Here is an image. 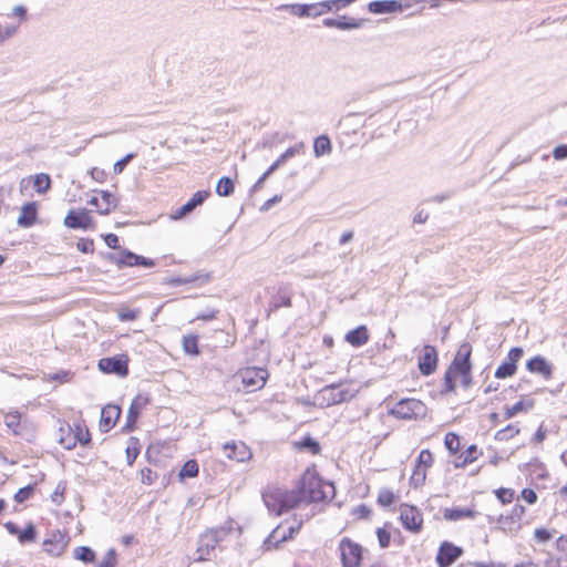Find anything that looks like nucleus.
Listing matches in <instances>:
<instances>
[{
  "label": "nucleus",
  "instance_id": "obj_1",
  "mask_svg": "<svg viewBox=\"0 0 567 567\" xmlns=\"http://www.w3.org/2000/svg\"><path fill=\"white\" fill-rule=\"evenodd\" d=\"M334 495V485L324 482L316 472L307 470L295 488L271 487L262 493V501L269 512L279 516L299 506L302 502L317 503Z\"/></svg>",
  "mask_w": 567,
  "mask_h": 567
},
{
  "label": "nucleus",
  "instance_id": "obj_2",
  "mask_svg": "<svg viewBox=\"0 0 567 567\" xmlns=\"http://www.w3.org/2000/svg\"><path fill=\"white\" fill-rule=\"evenodd\" d=\"M390 414L400 420H416L426 415V405L416 399H402L391 409Z\"/></svg>",
  "mask_w": 567,
  "mask_h": 567
},
{
  "label": "nucleus",
  "instance_id": "obj_3",
  "mask_svg": "<svg viewBox=\"0 0 567 567\" xmlns=\"http://www.w3.org/2000/svg\"><path fill=\"white\" fill-rule=\"evenodd\" d=\"M70 540L68 532L60 529L50 530L42 543L43 550L52 557H60L65 551Z\"/></svg>",
  "mask_w": 567,
  "mask_h": 567
},
{
  "label": "nucleus",
  "instance_id": "obj_4",
  "mask_svg": "<svg viewBox=\"0 0 567 567\" xmlns=\"http://www.w3.org/2000/svg\"><path fill=\"white\" fill-rule=\"evenodd\" d=\"M342 567H360L362 560V547L348 537L339 543Z\"/></svg>",
  "mask_w": 567,
  "mask_h": 567
},
{
  "label": "nucleus",
  "instance_id": "obj_5",
  "mask_svg": "<svg viewBox=\"0 0 567 567\" xmlns=\"http://www.w3.org/2000/svg\"><path fill=\"white\" fill-rule=\"evenodd\" d=\"M103 373L126 377L128 374V359L125 354L102 358L97 362Z\"/></svg>",
  "mask_w": 567,
  "mask_h": 567
},
{
  "label": "nucleus",
  "instance_id": "obj_6",
  "mask_svg": "<svg viewBox=\"0 0 567 567\" xmlns=\"http://www.w3.org/2000/svg\"><path fill=\"white\" fill-rule=\"evenodd\" d=\"M400 520L402 526L414 534L422 530L423 516L413 505L402 504L400 507Z\"/></svg>",
  "mask_w": 567,
  "mask_h": 567
},
{
  "label": "nucleus",
  "instance_id": "obj_7",
  "mask_svg": "<svg viewBox=\"0 0 567 567\" xmlns=\"http://www.w3.org/2000/svg\"><path fill=\"white\" fill-rule=\"evenodd\" d=\"M320 395L327 406L340 404L351 400L354 394L349 389H340V384H329L320 390Z\"/></svg>",
  "mask_w": 567,
  "mask_h": 567
},
{
  "label": "nucleus",
  "instance_id": "obj_8",
  "mask_svg": "<svg viewBox=\"0 0 567 567\" xmlns=\"http://www.w3.org/2000/svg\"><path fill=\"white\" fill-rule=\"evenodd\" d=\"M464 550L462 547L454 545L447 540L443 542L436 555V563L439 567H449L454 564Z\"/></svg>",
  "mask_w": 567,
  "mask_h": 567
},
{
  "label": "nucleus",
  "instance_id": "obj_9",
  "mask_svg": "<svg viewBox=\"0 0 567 567\" xmlns=\"http://www.w3.org/2000/svg\"><path fill=\"white\" fill-rule=\"evenodd\" d=\"M526 508L520 504H516L509 514L499 515L497 518L498 527L504 532H513L520 528V519L525 515Z\"/></svg>",
  "mask_w": 567,
  "mask_h": 567
},
{
  "label": "nucleus",
  "instance_id": "obj_10",
  "mask_svg": "<svg viewBox=\"0 0 567 567\" xmlns=\"http://www.w3.org/2000/svg\"><path fill=\"white\" fill-rule=\"evenodd\" d=\"M64 225L72 229L86 230L93 226V220L87 209H71L64 218Z\"/></svg>",
  "mask_w": 567,
  "mask_h": 567
},
{
  "label": "nucleus",
  "instance_id": "obj_11",
  "mask_svg": "<svg viewBox=\"0 0 567 567\" xmlns=\"http://www.w3.org/2000/svg\"><path fill=\"white\" fill-rule=\"evenodd\" d=\"M217 546L216 538L206 530L198 537L196 557L194 559L196 561L209 560Z\"/></svg>",
  "mask_w": 567,
  "mask_h": 567
},
{
  "label": "nucleus",
  "instance_id": "obj_12",
  "mask_svg": "<svg viewBox=\"0 0 567 567\" xmlns=\"http://www.w3.org/2000/svg\"><path fill=\"white\" fill-rule=\"evenodd\" d=\"M417 367L420 372L426 377L435 372L437 367V351L435 347L424 346L423 353L419 357Z\"/></svg>",
  "mask_w": 567,
  "mask_h": 567
},
{
  "label": "nucleus",
  "instance_id": "obj_13",
  "mask_svg": "<svg viewBox=\"0 0 567 567\" xmlns=\"http://www.w3.org/2000/svg\"><path fill=\"white\" fill-rule=\"evenodd\" d=\"M471 354V344L467 342L462 343L449 368L455 372L472 370Z\"/></svg>",
  "mask_w": 567,
  "mask_h": 567
},
{
  "label": "nucleus",
  "instance_id": "obj_14",
  "mask_svg": "<svg viewBox=\"0 0 567 567\" xmlns=\"http://www.w3.org/2000/svg\"><path fill=\"white\" fill-rule=\"evenodd\" d=\"M225 455L229 460L246 462L251 458V451L244 442L226 443L223 446Z\"/></svg>",
  "mask_w": 567,
  "mask_h": 567
},
{
  "label": "nucleus",
  "instance_id": "obj_15",
  "mask_svg": "<svg viewBox=\"0 0 567 567\" xmlns=\"http://www.w3.org/2000/svg\"><path fill=\"white\" fill-rule=\"evenodd\" d=\"M292 291L288 285H279L277 292L271 296L269 311H277L281 307H291Z\"/></svg>",
  "mask_w": 567,
  "mask_h": 567
},
{
  "label": "nucleus",
  "instance_id": "obj_16",
  "mask_svg": "<svg viewBox=\"0 0 567 567\" xmlns=\"http://www.w3.org/2000/svg\"><path fill=\"white\" fill-rule=\"evenodd\" d=\"M526 369L530 373L539 374L545 380L553 378V364H550L544 357L535 355L526 363Z\"/></svg>",
  "mask_w": 567,
  "mask_h": 567
},
{
  "label": "nucleus",
  "instance_id": "obj_17",
  "mask_svg": "<svg viewBox=\"0 0 567 567\" xmlns=\"http://www.w3.org/2000/svg\"><path fill=\"white\" fill-rule=\"evenodd\" d=\"M210 195L209 190H198L190 199L179 207L173 215L174 219H181L190 214L197 206L202 205Z\"/></svg>",
  "mask_w": 567,
  "mask_h": 567
},
{
  "label": "nucleus",
  "instance_id": "obj_18",
  "mask_svg": "<svg viewBox=\"0 0 567 567\" xmlns=\"http://www.w3.org/2000/svg\"><path fill=\"white\" fill-rule=\"evenodd\" d=\"M121 415V409L114 404L105 405L101 411L100 429L102 432H109Z\"/></svg>",
  "mask_w": 567,
  "mask_h": 567
},
{
  "label": "nucleus",
  "instance_id": "obj_19",
  "mask_svg": "<svg viewBox=\"0 0 567 567\" xmlns=\"http://www.w3.org/2000/svg\"><path fill=\"white\" fill-rule=\"evenodd\" d=\"M368 9L373 14L393 13L401 11L402 4L396 0H375L368 4Z\"/></svg>",
  "mask_w": 567,
  "mask_h": 567
},
{
  "label": "nucleus",
  "instance_id": "obj_20",
  "mask_svg": "<svg viewBox=\"0 0 567 567\" xmlns=\"http://www.w3.org/2000/svg\"><path fill=\"white\" fill-rule=\"evenodd\" d=\"M243 382L247 386H254L260 389L266 383L267 371L264 369H246L243 374Z\"/></svg>",
  "mask_w": 567,
  "mask_h": 567
},
{
  "label": "nucleus",
  "instance_id": "obj_21",
  "mask_svg": "<svg viewBox=\"0 0 567 567\" xmlns=\"http://www.w3.org/2000/svg\"><path fill=\"white\" fill-rule=\"evenodd\" d=\"M91 442V435L87 429H83L80 423L74 425V434L72 439L62 441V446L66 450H72L78 443L81 445H87Z\"/></svg>",
  "mask_w": 567,
  "mask_h": 567
},
{
  "label": "nucleus",
  "instance_id": "obj_22",
  "mask_svg": "<svg viewBox=\"0 0 567 567\" xmlns=\"http://www.w3.org/2000/svg\"><path fill=\"white\" fill-rule=\"evenodd\" d=\"M322 24L327 28H337L340 30H352L358 29L362 25V20H357L354 18H347L346 16H341L339 18H326L322 20Z\"/></svg>",
  "mask_w": 567,
  "mask_h": 567
},
{
  "label": "nucleus",
  "instance_id": "obj_23",
  "mask_svg": "<svg viewBox=\"0 0 567 567\" xmlns=\"http://www.w3.org/2000/svg\"><path fill=\"white\" fill-rule=\"evenodd\" d=\"M38 216V207L35 202L27 203L21 207L18 225L24 228L34 225Z\"/></svg>",
  "mask_w": 567,
  "mask_h": 567
},
{
  "label": "nucleus",
  "instance_id": "obj_24",
  "mask_svg": "<svg viewBox=\"0 0 567 567\" xmlns=\"http://www.w3.org/2000/svg\"><path fill=\"white\" fill-rule=\"evenodd\" d=\"M346 341L352 347L359 348L369 341V331L365 326H359L355 329L347 332L344 337Z\"/></svg>",
  "mask_w": 567,
  "mask_h": 567
},
{
  "label": "nucleus",
  "instance_id": "obj_25",
  "mask_svg": "<svg viewBox=\"0 0 567 567\" xmlns=\"http://www.w3.org/2000/svg\"><path fill=\"white\" fill-rule=\"evenodd\" d=\"M285 542H287L286 529L278 525L265 539L262 547L265 550L277 549Z\"/></svg>",
  "mask_w": 567,
  "mask_h": 567
},
{
  "label": "nucleus",
  "instance_id": "obj_26",
  "mask_svg": "<svg viewBox=\"0 0 567 567\" xmlns=\"http://www.w3.org/2000/svg\"><path fill=\"white\" fill-rule=\"evenodd\" d=\"M475 516H476V512L471 508L453 507V508H445L443 511L444 519L450 520V522H457L463 518H474Z\"/></svg>",
  "mask_w": 567,
  "mask_h": 567
},
{
  "label": "nucleus",
  "instance_id": "obj_27",
  "mask_svg": "<svg viewBox=\"0 0 567 567\" xmlns=\"http://www.w3.org/2000/svg\"><path fill=\"white\" fill-rule=\"evenodd\" d=\"M295 446L299 451H307L312 455H317L321 451L319 442L309 434L305 435L300 441L295 442Z\"/></svg>",
  "mask_w": 567,
  "mask_h": 567
},
{
  "label": "nucleus",
  "instance_id": "obj_28",
  "mask_svg": "<svg viewBox=\"0 0 567 567\" xmlns=\"http://www.w3.org/2000/svg\"><path fill=\"white\" fill-rule=\"evenodd\" d=\"M313 153L316 157H320L331 153V142L327 135H320L315 138Z\"/></svg>",
  "mask_w": 567,
  "mask_h": 567
},
{
  "label": "nucleus",
  "instance_id": "obj_29",
  "mask_svg": "<svg viewBox=\"0 0 567 567\" xmlns=\"http://www.w3.org/2000/svg\"><path fill=\"white\" fill-rule=\"evenodd\" d=\"M235 190V184L234 181L228 176H223L218 179L216 185V193L219 196L228 197L230 196Z\"/></svg>",
  "mask_w": 567,
  "mask_h": 567
},
{
  "label": "nucleus",
  "instance_id": "obj_30",
  "mask_svg": "<svg viewBox=\"0 0 567 567\" xmlns=\"http://www.w3.org/2000/svg\"><path fill=\"white\" fill-rule=\"evenodd\" d=\"M73 557L85 564L94 563L96 555L95 551L89 546H79L73 551Z\"/></svg>",
  "mask_w": 567,
  "mask_h": 567
},
{
  "label": "nucleus",
  "instance_id": "obj_31",
  "mask_svg": "<svg viewBox=\"0 0 567 567\" xmlns=\"http://www.w3.org/2000/svg\"><path fill=\"white\" fill-rule=\"evenodd\" d=\"M101 196H102V200H103V207H100L99 213L101 215H107V214H110L112 208L117 207L118 200L109 190H101Z\"/></svg>",
  "mask_w": 567,
  "mask_h": 567
},
{
  "label": "nucleus",
  "instance_id": "obj_32",
  "mask_svg": "<svg viewBox=\"0 0 567 567\" xmlns=\"http://www.w3.org/2000/svg\"><path fill=\"white\" fill-rule=\"evenodd\" d=\"M198 463L196 460H188L184 463L183 467L181 468L178 475L181 480L184 478H193L198 475Z\"/></svg>",
  "mask_w": 567,
  "mask_h": 567
},
{
  "label": "nucleus",
  "instance_id": "obj_33",
  "mask_svg": "<svg viewBox=\"0 0 567 567\" xmlns=\"http://www.w3.org/2000/svg\"><path fill=\"white\" fill-rule=\"evenodd\" d=\"M38 532L32 523H28L24 529H20L18 540L20 544L33 543L37 539Z\"/></svg>",
  "mask_w": 567,
  "mask_h": 567
},
{
  "label": "nucleus",
  "instance_id": "obj_34",
  "mask_svg": "<svg viewBox=\"0 0 567 567\" xmlns=\"http://www.w3.org/2000/svg\"><path fill=\"white\" fill-rule=\"evenodd\" d=\"M183 349L185 353L197 355L199 354L198 349V337L195 334L184 336L183 337Z\"/></svg>",
  "mask_w": 567,
  "mask_h": 567
},
{
  "label": "nucleus",
  "instance_id": "obj_35",
  "mask_svg": "<svg viewBox=\"0 0 567 567\" xmlns=\"http://www.w3.org/2000/svg\"><path fill=\"white\" fill-rule=\"evenodd\" d=\"M33 186L40 194L47 193L51 187V178L48 174L41 173L34 176Z\"/></svg>",
  "mask_w": 567,
  "mask_h": 567
},
{
  "label": "nucleus",
  "instance_id": "obj_36",
  "mask_svg": "<svg viewBox=\"0 0 567 567\" xmlns=\"http://www.w3.org/2000/svg\"><path fill=\"white\" fill-rule=\"evenodd\" d=\"M279 9L288 11L290 14L299 18H305L309 14L307 3L284 4Z\"/></svg>",
  "mask_w": 567,
  "mask_h": 567
},
{
  "label": "nucleus",
  "instance_id": "obj_37",
  "mask_svg": "<svg viewBox=\"0 0 567 567\" xmlns=\"http://www.w3.org/2000/svg\"><path fill=\"white\" fill-rule=\"evenodd\" d=\"M207 532L212 533L214 538H216V543L219 544L233 532V525L231 523H226L221 526L209 528Z\"/></svg>",
  "mask_w": 567,
  "mask_h": 567
},
{
  "label": "nucleus",
  "instance_id": "obj_38",
  "mask_svg": "<svg viewBox=\"0 0 567 567\" xmlns=\"http://www.w3.org/2000/svg\"><path fill=\"white\" fill-rule=\"evenodd\" d=\"M534 405L533 401L528 402L527 404L524 401L516 402L513 406L506 408L505 410V419H512L519 412H526L529 409H532Z\"/></svg>",
  "mask_w": 567,
  "mask_h": 567
},
{
  "label": "nucleus",
  "instance_id": "obj_39",
  "mask_svg": "<svg viewBox=\"0 0 567 567\" xmlns=\"http://www.w3.org/2000/svg\"><path fill=\"white\" fill-rule=\"evenodd\" d=\"M426 478V470L420 466L414 465L412 475L410 477V484L414 488L422 486Z\"/></svg>",
  "mask_w": 567,
  "mask_h": 567
},
{
  "label": "nucleus",
  "instance_id": "obj_40",
  "mask_svg": "<svg viewBox=\"0 0 567 567\" xmlns=\"http://www.w3.org/2000/svg\"><path fill=\"white\" fill-rule=\"evenodd\" d=\"M298 153V147L297 146H291L289 147L288 150H286V152H284L275 163H272L268 168L270 169V172H275L276 169H278L287 159L293 157L296 154Z\"/></svg>",
  "mask_w": 567,
  "mask_h": 567
},
{
  "label": "nucleus",
  "instance_id": "obj_41",
  "mask_svg": "<svg viewBox=\"0 0 567 567\" xmlns=\"http://www.w3.org/2000/svg\"><path fill=\"white\" fill-rule=\"evenodd\" d=\"M517 365L504 361L495 371V378L506 379L516 373Z\"/></svg>",
  "mask_w": 567,
  "mask_h": 567
},
{
  "label": "nucleus",
  "instance_id": "obj_42",
  "mask_svg": "<svg viewBox=\"0 0 567 567\" xmlns=\"http://www.w3.org/2000/svg\"><path fill=\"white\" fill-rule=\"evenodd\" d=\"M519 433V429L516 425L508 424L504 429L499 430L495 434L497 441H508Z\"/></svg>",
  "mask_w": 567,
  "mask_h": 567
},
{
  "label": "nucleus",
  "instance_id": "obj_43",
  "mask_svg": "<svg viewBox=\"0 0 567 567\" xmlns=\"http://www.w3.org/2000/svg\"><path fill=\"white\" fill-rule=\"evenodd\" d=\"M457 375V372L453 371L452 369H447L444 374V389L442 390V393H449V392H455L456 383L455 378Z\"/></svg>",
  "mask_w": 567,
  "mask_h": 567
},
{
  "label": "nucleus",
  "instance_id": "obj_44",
  "mask_svg": "<svg viewBox=\"0 0 567 567\" xmlns=\"http://www.w3.org/2000/svg\"><path fill=\"white\" fill-rule=\"evenodd\" d=\"M444 444L452 454H455L460 450V436L450 432L445 435Z\"/></svg>",
  "mask_w": 567,
  "mask_h": 567
},
{
  "label": "nucleus",
  "instance_id": "obj_45",
  "mask_svg": "<svg viewBox=\"0 0 567 567\" xmlns=\"http://www.w3.org/2000/svg\"><path fill=\"white\" fill-rule=\"evenodd\" d=\"M476 452H477V446L474 444L470 445L466 449V451L463 454H461V457H463V463H455V467H463L466 464L475 461L477 458Z\"/></svg>",
  "mask_w": 567,
  "mask_h": 567
},
{
  "label": "nucleus",
  "instance_id": "obj_46",
  "mask_svg": "<svg viewBox=\"0 0 567 567\" xmlns=\"http://www.w3.org/2000/svg\"><path fill=\"white\" fill-rule=\"evenodd\" d=\"M432 464H433L432 453L429 450H422L415 461V465L426 470V468L431 467Z\"/></svg>",
  "mask_w": 567,
  "mask_h": 567
},
{
  "label": "nucleus",
  "instance_id": "obj_47",
  "mask_svg": "<svg viewBox=\"0 0 567 567\" xmlns=\"http://www.w3.org/2000/svg\"><path fill=\"white\" fill-rule=\"evenodd\" d=\"M4 423L10 430H12V432L14 434H19L18 427L20 425V413L11 412V413L6 414Z\"/></svg>",
  "mask_w": 567,
  "mask_h": 567
},
{
  "label": "nucleus",
  "instance_id": "obj_48",
  "mask_svg": "<svg viewBox=\"0 0 567 567\" xmlns=\"http://www.w3.org/2000/svg\"><path fill=\"white\" fill-rule=\"evenodd\" d=\"M140 410L133 408L132 405L130 406L128 411H127V415H126V423L123 427V430L125 432H131L133 431L134 429V425H135V422L140 415Z\"/></svg>",
  "mask_w": 567,
  "mask_h": 567
},
{
  "label": "nucleus",
  "instance_id": "obj_49",
  "mask_svg": "<svg viewBox=\"0 0 567 567\" xmlns=\"http://www.w3.org/2000/svg\"><path fill=\"white\" fill-rule=\"evenodd\" d=\"M394 502V494L389 488H382L378 495V504L381 506H390Z\"/></svg>",
  "mask_w": 567,
  "mask_h": 567
},
{
  "label": "nucleus",
  "instance_id": "obj_50",
  "mask_svg": "<svg viewBox=\"0 0 567 567\" xmlns=\"http://www.w3.org/2000/svg\"><path fill=\"white\" fill-rule=\"evenodd\" d=\"M34 492V485H27L24 487H21L18 489V492L14 494V501L17 503H23L28 501Z\"/></svg>",
  "mask_w": 567,
  "mask_h": 567
},
{
  "label": "nucleus",
  "instance_id": "obj_51",
  "mask_svg": "<svg viewBox=\"0 0 567 567\" xmlns=\"http://www.w3.org/2000/svg\"><path fill=\"white\" fill-rule=\"evenodd\" d=\"M116 551L114 548H110L103 559L96 564L95 567H115L116 565Z\"/></svg>",
  "mask_w": 567,
  "mask_h": 567
},
{
  "label": "nucleus",
  "instance_id": "obj_52",
  "mask_svg": "<svg viewBox=\"0 0 567 567\" xmlns=\"http://www.w3.org/2000/svg\"><path fill=\"white\" fill-rule=\"evenodd\" d=\"M495 494H496L497 499L502 504H508L513 501L515 492L512 488L501 487L495 491Z\"/></svg>",
  "mask_w": 567,
  "mask_h": 567
},
{
  "label": "nucleus",
  "instance_id": "obj_53",
  "mask_svg": "<svg viewBox=\"0 0 567 567\" xmlns=\"http://www.w3.org/2000/svg\"><path fill=\"white\" fill-rule=\"evenodd\" d=\"M134 257H136L135 252H133L126 248H123L121 250L120 268L134 267L135 266V264H133Z\"/></svg>",
  "mask_w": 567,
  "mask_h": 567
},
{
  "label": "nucleus",
  "instance_id": "obj_54",
  "mask_svg": "<svg viewBox=\"0 0 567 567\" xmlns=\"http://www.w3.org/2000/svg\"><path fill=\"white\" fill-rule=\"evenodd\" d=\"M158 475L150 467L141 470V482L145 485H152L157 480Z\"/></svg>",
  "mask_w": 567,
  "mask_h": 567
},
{
  "label": "nucleus",
  "instance_id": "obj_55",
  "mask_svg": "<svg viewBox=\"0 0 567 567\" xmlns=\"http://www.w3.org/2000/svg\"><path fill=\"white\" fill-rule=\"evenodd\" d=\"M136 156L135 153H128L126 154L123 158L118 159L117 162H115L114 166H113V171L115 174H121L125 167L127 166V164Z\"/></svg>",
  "mask_w": 567,
  "mask_h": 567
},
{
  "label": "nucleus",
  "instance_id": "obj_56",
  "mask_svg": "<svg viewBox=\"0 0 567 567\" xmlns=\"http://www.w3.org/2000/svg\"><path fill=\"white\" fill-rule=\"evenodd\" d=\"M378 542L381 548H386L390 545L391 534L385 527H380L377 529Z\"/></svg>",
  "mask_w": 567,
  "mask_h": 567
},
{
  "label": "nucleus",
  "instance_id": "obj_57",
  "mask_svg": "<svg viewBox=\"0 0 567 567\" xmlns=\"http://www.w3.org/2000/svg\"><path fill=\"white\" fill-rule=\"evenodd\" d=\"M76 248L83 254H92L94 251V241L90 238H81L76 243Z\"/></svg>",
  "mask_w": 567,
  "mask_h": 567
},
{
  "label": "nucleus",
  "instance_id": "obj_58",
  "mask_svg": "<svg viewBox=\"0 0 567 567\" xmlns=\"http://www.w3.org/2000/svg\"><path fill=\"white\" fill-rule=\"evenodd\" d=\"M140 311L134 309H123L118 311V319L123 322L134 321L138 318Z\"/></svg>",
  "mask_w": 567,
  "mask_h": 567
},
{
  "label": "nucleus",
  "instance_id": "obj_59",
  "mask_svg": "<svg viewBox=\"0 0 567 567\" xmlns=\"http://www.w3.org/2000/svg\"><path fill=\"white\" fill-rule=\"evenodd\" d=\"M352 515L358 519H365L371 515V509L365 504H361L352 509Z\"/></svg>",
  "mask_w": 567,
  "mask_h": 567
},
{
  "label": "nucleus",
  "instance_id": "obj_60",
  "mask_svg": "<svg viewBox=\"0 0 567 567\" xmlns=\"http://www.w3.org/2000/svg\"><path fill=\"white\" fill-rule=\"evenodd\" d=\"M523 354L524 351L520 347H514L509 350L506 362L517 365V362L520 360Z\"/></svg>",
  "mask_w": 567,
  "mask_h": 567
},
{
  "label": "nucleus",
  "instance_id": "obj_61",
  "mask_svg": "<svg viewBox=\"0 0 567 567\" xmlns=\"http://www.w3.org/2000/svg\"><path fill=\"white\" fill-rule=\"evenodd\" d=\"M60 437H59V443L62 445V441L66 440V439H72L73 434H74V427H72L70 424H64V425H61L60 426Z\"/></svg>",
  "mask_w": 567,
  "mask_h": 567
},
{
  "label": "nucleus",
  "instance_id": "obj_62",
  "mask_svg": "<svg viewBox=\"0 0 567 567\" xmlns=\"http://www.w3.org/2000/svg\"><path fill=\"white\" fill-rule=\"evenodd\" d=\"M150 403V398L144 394H137L132 401L131 405L137 410H142Z\"/></svg>",
  "mask_w": 567,
  "mask_h": 567
},
{
  "label": "nucleus",
  "instance_id": "obj_63",
  "mask_svg": "<svg viewBox=\"0 0 567 567\" xmlns=\"http://www.w3.org/2000/svg\"><path fill=\"white\" fill-rule=\"evenodd\" d=\"M133 264H135V266H141V267H146V268H151V267L155 266V261L153 259L141 256V255H136V257H134Z\"/></svg>",
  "mask_w": 567,
  "mask_h": 567
},
{
  "label": "nucleus",
  "instance_id": "obj_64",
  "mask_svg": "<svg viewBox=\"0 0 567 567\" xmlns=\"http://www.w3.org/2000/svg\"><path fill=\"white\" fill-rule=\"evenodd\" d=\"M553 537L551 533L546 528H537L535 530V538L539 543H546Z\"/></svg>",
  "mask_w": 567,
  "mask_h": 567
}]
</instances>
